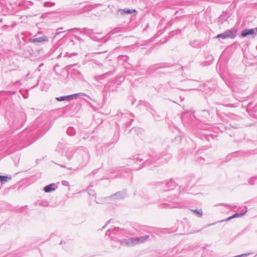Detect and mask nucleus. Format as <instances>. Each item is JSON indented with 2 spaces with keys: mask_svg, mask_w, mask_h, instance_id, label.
<instances>
[{
  "mask_svg": "<svg viewBox=\"0 0 257 257\" xmlns=\"http://www.w3.org/2000/svg\"><path fill=\"white\" fill-rule=\"evenodd\" d=\"M69 96H66V97H58L57 98V99L59 101H62L64 100L67 98H68Z\"/></svg>",
  "mask_w": 257,
  "mask_h": 257,
  "instance_id": "1a4fd4ad",
  "label": "nucleus"
},
{
  "mask_svg": "<svg viewBox=\"0 0 257 257\" xmlns=\"http://www.w3.org/2000/svg\"><path fill=\"white\" fill-rule=\"evenodd\" d=\"M217 38H220L223 39H226V36L225 35V33L219 34L217 36Z\"/></svg>",
  "mask_w": 257,
  "mask_h": 257,
  "instance_id": "6e6552de",
  "label": "nucleus"
},
{
  "mask_svg": "<svg viewBox=\"0 0 257 257\" xmlns=\"http://www.w3.org/2000/svg\"><path fill=\"white\" fill-rule=\"evenodd\" d=\"M11 179V177H10L0 175V182H1L2 183L6 182Z\"/></svg>",
  "mask_w": 257,
  "mask_h": 257,
  "instance_id": "423d86ee",
  "label": "nucleus"
},
{
  "mask_svg": "<svg viewBox=\"0 0 257 257\" xmlns=\"http://www.w3.org/2000/svg\"><path fill=\"white\" fill-rule=\"evenodd\" d=\"M124 12L126 14H131L132 13L136 12L135 10H124Z\"/></svg>",
  "mask_w": 257,
  "mask_h": 257,
  "instance_id": "9d476101",
  "label": "nucleus"
},
{
  "mask_svg": "<svg viewBox=\"0 0 257 257\" xmlns=\"http://www.w3.org/2000/svg\"><path fill=\"white\" fill-rule=\"evenodd\" d=\"M148 236H142L140 237H136L134 238H131L127 240V244L128 245H135L137 244L142 243L148 238Z\"/></svg>",
  "mask_w": 257,
  "mask_h": 257,
  "instance_id": "f257e3e1",
  "label": "nucleus"
},
{
  "mask_svg": "<svg viewBox=\"0 0 257 257\" xmlns=\"http://www.w3.org/2000/svg\"><path fill=\"white\" fill-rule=\"evenodd\" d=\"M257 33V28L251 29H245L243 30L241 33V36L245 37L248 35H253Z\"/></svg>",
  "mask_w": 257,
  "mask_h": 257,
  "instance_id": "f03ea898",
  "label": "nucleus"
},
{
  "mask_svg": "<svg viewBox=\"0 0 257 257\" xmlns=\"http://www.w3.org/2000/svg\"><path fill=\"white\" fill-rule=\"evenodd\" d=\"M226 37L227 38H234L236 36V31L233 30H230L224 32Z\"/></svg>",
  "mask_w": 257,
  "mask_h": 257,
  "instance_id": "7ed1b4c3",
  "label": "nucleus"
},
{
  "mask_svg": "<svg viewBox=\"0 0 257 257\" xmlns=\"http://www.w3.org/2000/svg\"><path fill=\"white\" fill-rule=\"evenodd\" d=\"M193 212L198 214L199 215H200V216L202 215V211H197V210H193Z\"/></svg>",
  "mask_w": 257,
  "mask_h": 257,
  "instance_id": "9b49d317",
  "label": "nucleus"
},
{
  "mask_svg": "<svg viewBox=\"0 0 257 257\" xmlns=\"http://www.w3.org/2000/svg\"><path fill=\"white\" fill-rule=\"evenodd\" d=\"M55 190V185L53 184H50L44 187V190L46 192H49Z\"/></svg>",
  "mask_w": 257,
  "mask_h": 257,
  "instance_id": "20e7f679",
  "label": "nucleus"
},
{
  "mask_svg": "<svg viewBox=\"0 0 257 257\" xmlns=\"http://www.w3.org/2000/svg\"><path fill=\"white\" fill-rule=\"evenodd\" d=\"M47 40V38L45 37H40L38 38H35L33 39H31L30 41L33 42H42Z\"/></svg>",
  "mask_w": 257,
  "mask_h": 257,
  "instance_id": "39448f33",
  "label": "nucleus"
},
{
  "mask_svg": "<svg viewBox=\"0 0 257 257\" xmlns=\"http://www.w3.org/2000/svg\"><path fill=\"white\" fill-rule=\"evenodd\" d=\"M243 214L235 213L233 215L227 218V220H229L233 218L241 216Z\"/></svg>",
  "mask_w": 257,
  "mask_h": 257,
  "instance_id": "0eeeda50",
  "label": "nucleus"
}]
</instances>
